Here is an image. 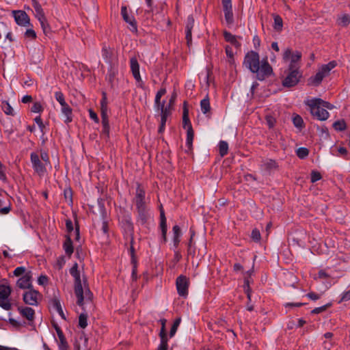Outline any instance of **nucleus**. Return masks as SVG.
<instances>
[{
  "mask_svg": "<svg viewBox=\"0 0 350 350\" xmlns=\"http://www.w3.org/2000/svg\"><path fill=\"white\" fill-rule=\"evenodd\" d=\"M243 64L252 72L256 75V78L259 81H262L269 77L273 72V69L267 59H263L260 64L259 55L254 51H250L245 54Z\"/></svg>",
  "mask_w": 350,
  "mask_h": 350,
  "instance_id": "nucleus-1",
  "label": "nucleus"
},
{
  "mask_svg": "<svg viewBox=\"0 0 350 350\" xmlns=\"http://www.w3.org/2000/svg\"><path fill=\"white\" fill-rule=\"evenodd\" d=\"M70 274L75 278V293L77 297V304L82 307L85 310L89 306L90 308L92 304V293L86 287V281L81 278L80 271L78 270V265L75 263L70 270Z\"/></svg>",
  "mask_w": 350,
  "mask_h": 350,
  "instance_id": "nucleus-2",
  "label": "nucleus"
},
{
  "mask_svg": "<svg viewBox=\"0 0 350 350\" xmlns=\"http://www.w3.org/2000/svg\"><path fill=\"white\" fill-rule=\"evenodd\" d=\"M222 13V24L229 29H237L235 15L232 0H220Z\"/></svg>",
  "mask_w": 350,
  "mask_h": 350,
  "instance_id": "nucleus-3",
  "label": "nucleus"
},
{
  "mask_svg": "<svg viewBox=\"0 0 350 350\" xmlns=\"http://www.w3.org/2000/svg\"><path fill=\"white\" fill-rule=\"evenodd\" d=\"M336 66V62L335 61L329 62L327 64L322 65L319 71L314 76L309 78L308 83L311 85L317 86L319 85L323 79L329 75L330 71Z\"/></svg>",
  "mask_w": 350,
  "mask_h": 350,
  "instance_id": "nucleus-4",
  "label": "nucleus"
},
{
  "mask_svg": "<svg viewBox=\"0 0 350 350\" xmlns=\"http://www.w3.org/2000/svg\"><path fill=\"white\" fill-rule=\"evenodd\" d=\"M285 74L286 77L282 80V85L286 88L296 85L301 77V73L299 68L292 67V66H288Z\"/></svg>",
  "mask_w": 350,
  "mask_h": 350,
  "instance_id": "nucleus-5",
  "label": "nucleus"
},
{
  "mask_svg": "<svg viewBox=\"0 0 350 350\" xmlns=\"http://www.w3.org/2000/svg\"><path fill=\"white\" fill-rule=\"evenodd\" d=\"M306 104L310 107L311 114L317 119L324 121L329 118L328 111L317 102V98L308 100Z\"/></svg>",
  "mask_w": 350,
  "mask_h": 350,
  "instance_id": "nucleus-6",
  "label": "nucleus"
},
{
  "mask_svg": "<svg viewBox=\"0 0 350 350\" xmlns=\"http://www.w3.org/2000/svg\"><path fill=\"white\" fill-rule=\"evenodd\" d=\"M135 204L139 213V216L142 222H145L146 218L150 215L145 201V192L137 188L135 196Z\"/></svg>",
  "mask_w": 350,
  "mask_h": 350,
  "instance_id": "nucleus-7",
  "label": "nucleus"
},
{
  "mask_svg": "<svg viewBox=\"0 0 350 350\" xmlns=\"http://www.w3.org/2000/svg\"><path fill=\"white\" fill-rule=\"evenodd\" d=\"M11 293L12 288L9 284H0V307L5 310H10L12 308Z\"/></svg>",
  "mask_w": 350,
  "mask_h": 350,
  "instance_id": "nucleus-8",
  "label": "nucleus"
},
{
  "mask_svg": "<svg viewBox=\"0 0 350 350\" xmlns=\"http://www.w3.org/2000/svg\"><path fill=\"white\" fill-rule=\"evenodd\" d=\"M33 8L35 11V16L40 22L43 33L46 36H49L51 32V29L46 20V18L45 17L41 5L38 3L34 2Z\"/></svg>",
  "mask_w": 350,
  "mask_h": 350,
  "instance_id": "nucleus-9",
  "label": "nucleus"
},
{
  "mask_svg": "<svg viewBox=\"0 0 350 350\" xmlns=\"http://www.w3.org/2000/svg\"><path fill=\"white\" fill-rule=\"evenodd\" d=\"M30 157L32 167L35 172L40 176H44L46 172V167L49 165L44 163V162L40 159L39 155L35 152H31Z\"/></svg>",
  "mask_w": 350,
  "mask_h": 350,
  "instance_id": "nucleus-10",
  "label": "nucleus"
},
{
  "mask_svg": "<svg viewBox=\"0 0 350 350\" xmlns=\"http://www.w3.org/2000/svg\"><path fill=\"white\" fill-rule=\"evenodd\" d=\"M40 297L38 291L30 288L23 293V299L26 304L30 306H37L38 304V299Z\"/></svg>",
  "mask_w": 350,
  "mask_h": 350,
  "instance_id": "nucleus-11",
  "label": "nucleus"
},
{
  "mask_svg": "<svg viewBox=\"0 0 350 350\" xmlns=\"http://www.w3.org/2000/svg\"><path fill=\"white\" fill-rule=\"evenodd\" d=\"M176 288L180 296L186 297L188 295L189 280L184 275H180L177 278Z\"/></svg>",
  "mask_w": 350,
  "mask_h": 350,
  "instance_id": "nucleus-12",
  "label": "nucleus"
},
{
  "mask_svg": "<svg viewBox=\"0 0 350 350\" xmlns=\"http://www.w3.org/2000/svg\"><path fill=\"white\" fill-rule=\"evenodd\" d=\"M301 57V53L299 51H295V53H292L291 49H286L283 54V59L286 62L288 59H291V63L289 66H292V67L299 68L297 62H298Z\"/></svg>",
  "mask_w": 350,
  "mask_h": 350,
  "instance_id": "nucleus-13",
  "label": "nucleus"
},
{
  "mask_svg": "<svg viewBox=\"0 0 350 350\" xmlns=\"http://www.w3.org/2000/svg\"><path fill=\"white\" fill-rule=\"evenodd\" d=\"M13 16L17 25L23 27H29L30 19L25 12L23 10L13 11Z\"/></svg>",
  "mask_w": 350,
  "mask_h": 350,
  "instance_id": "nucleus-14",
  "label": "nucleus"
},
{
  "mask_svg": "<svg viewBox=\"0 0 350 350\" xmlns=\"http://www.w3.org/2000/svg\"><path fill=\"white\" fill-rule=\"evenodd\" d=\"M102 56L105 62L111 67L114 66L117 62L116 55L113 50L104 47L102 50Z\"/></svg>",
  "mask_w": 350,
  "mask_h": 350,
  "instance_id": "nucleus-15",
  "label": "nucleus"
},
{
  "mask_svg": "<svg viewBox=\"0 0 350 350\" xmlns=\"http://www.w3.org/2000/svg\"><path fill=\"white\" fill-rule=\"evenodd\" d=\"M16 284L20 288L28 290L32 288L31 272L25 273L18 280Z\"/></svg>",
  "mask_w": 350,
  "mask_h": 350,
  "instance_id": "nucleus-16",
  "label": "nucleus"
},
{
  "mask_svg": "<svg viewBox=\"0 0 350 350\" xmlns=\"http://www.w3.org/2000/svg\"><path fill=\"white\" fill-rule=\"evenodd\" d=\"M18 310L20 314L27 319L29 321H33L34 319L35 311L30 307L19 306Z\"/></svg>",
  "mask_w": 350,
  "mask_h": 350,
  "instance_id": "nucleus-17",
  "label": "nucleus"
},
{
  "mask_svg": "<svg viewBox=\"0 0 350 350\" xmlns=\"http://www.w3.org/2000/svg\"><path fill=\"white\" fill-rule=\"evenodd\" d=\"M130 66L135 79L137 82H142V78L139 73V65L135 57L131 58Z\"/></svg>",
  "mask_w": 350,
  "mask_h": 350,
  "instance_id": "nucleus-18",
  "label": "nucleus"
},
{
  "mask_svg": "<svg viewBox=\"0 0 350 350\" xmlns=\"http://www.w3.org/2000/svg\"><path fill=\"white\" fill-rule=\"evenodd\" d=\"M60 111L61 117L65 123L68 124L72 121V110L68 105L62 107Z\"/></svg>",
  "mask_w": 350,
  "mask_h": 350,
  "instance_id": "nucleus-19",
  "label": "nucleus"
},
{
  "mask_svg": "<svg viewBox=\"0 0 350 350\" xmlns=\"http://www.w3.org/2000/svg\"><path fill=\"white\" fill-rule=\"evenodd\" d=\"M121 14L124 20L131 25V30L132 31H135L137 30V27L135 25V19L132 16L129 15L126 7H122Z\"/></svg>",
  "mask_w": 350,
  "mask_h": 350,
  "instance_id": "nucleus-20",
  "label": "nucleus"
},
{
  "mask_svg": "<svg viewBox=\"0 0 350 350\" xmlns=\"http://www.w3.org/2000/svg\"><path fill=\"white\" fill-rule=\"evenodd\" d=\"M57 331V338H55L59 350H67L68 349V344L64 338V336L62 332L59 329H56Z\"/></svg>",
  "mask_w": 350,
  "mask_h": 350,
  "instance_id": "nucleus-21",
  "label": "nucleus"
},
{
  "mask_svg": "<svg viewBox=\"0 0 350 350\" xmlns=\"http://www.w3.org/2000/svg\"><path fill=\"white\" fill-rule=\"evenodd\" d=\"M194 25V19L192 16H189L186 24V39L188 44L191 42V29Z\"/></svg>",
  "mask_w": 350,
  "mask_h": 350,
  "instance_id": "nucleus-22",
  "label": "nucleus"
},
{
  "mask_svg": "<svg viewBox=\"0 0 350 350\" xmlns=\"http://www.w3.org/2000/svg\"><path fill=\"white\" fill-rule=\"evenodd\" d=\"M223 35H224V40L226 42H230L231 44H232L233 46H234L237 48L240 46L241 44L237 40L236 36L232 34L231 33L228 32L226 30L223 31Z\"/></svg>",
  "mask_w": 350,
  "mask_h": 350,
  "instance_id": "nucleus-23",
  "label": "nucleus"
},
{
  "mask_svg": "<svg viewBox=\"0 0 350 350\" xmlns=\"http://www.w3.org/2000/svg\"><path fill=\"white\" fill-rule=\"evenodd\" d=\"M161 222H160V228L162 234V239L164 243L166 242V233H167V224H166V218L165 217V213L163 211H161L160 213Z\"/></svg>",
  "mask_w": 350,
  "mask_h": 350,
  "instance_id": "nucleus-24",
  "label": "nucleus"
},
{
  "mask_svg": "<svg viewBox=\"0 0 350 350\" xmlns=\"http://www.w3.org/2000/svg\"><path fill=\"white\" fill-rule=\"evenodd\" d=\"M262 166L266 170H273L278 167L277 163L273 159H267L262 161Z\"/></svg>",
  "mask_w": 350,
  "mask_h": 350,
  "instance_id": "nucleus-25",
  "label": "nucleus"
},
{
  "mask_svg": "<svg viewBox=\"0 0 350 350\" xmlns=\"http://www.w3.org/2000/svg\"><path fill=\"white\" fill-rule=\"evenodd\" d=\"M11 209V204L9 201L5 202L0 199V213L2 215L8 214Z\"/></svg>",
  "mask_w": 350,
  "mask_h": 350,
  "instance_id": "nucleus-26",
  "label": "nucleus"
},
{
  "mask_svg": "<svg viewBox=\"0 0 350 350\" xmlns=\"http://www.w3.org/2000/svg\"><path fill=\"white\" fill-rule=\"evenodd\" d=\"M173 242L174 245L177 247L180 242V237L181 235L180 228L176 225L173 227Z\"/></svg>",
  "mask_w": 350,
  "mask_h": 350,
  "instance_id": "nucleus-27",
  "label": "nucleus"
},
{
  "mask_svg": "<svg viewBox=\"0 0 350 350\" xmlns=\"http://www.w3.org/2000/svg\"><path fill=\"white\" fill-rule=\"evenodd\" d=\"M274 24L273 28L277 31H280L282 29L283 22L282 18L278 14H273Z\"/></svg>",
  "mask_w": 350,
  "mask_h": 350,
  "instance_id": "nucleus-28",
  "label": "nucleus"
},
{
  "mask_svg": "<svg viewBox=\"0 0 350 350\" xmlns=\"http://www.w3.org/2000/svg\"><path fill=\"white\" fill-rule=\"evenodd\" d=\"M187 130V140L186 144L189 148H190L192 146L193 139V131L191 125L188 126V129Z\"/></svg>",
  "mask_w": 350,
  "mask_h": 350,
  "instance_id": "nucleus-29",
  "label": "nucleus"
},
{
  "mask_svg": "<svg viewBox=\"0 0 350 350\" xmlns=\"http://www.w3.org/2000/svg\"><path fill=\"white\" fill-rule=\"evenodd\" d=\"M79 325L81 328H85L88 325V312H84L81 313L79 317Z\"/></svg>",
  "mask_w": 350,
  "mask_h": 350,
  "instance_id": "nucleus-30",
  "label": "nucleus"
},
{
  "mask_svg": "<svg viewBox=\"0 0 350 350\" xmlns=\"http://www.w3.org/2000/svg\"><path fill=\"white\" fill-rule=\"evenodd\" d=\"M350 23V16L348 14H343L338 17V24L341 27H346Z\"/></svg>",
  "mask_w": 350,
  "mask_h": 350,
  "instance_id": "nucleus-31",
  "label": "nucleus"
},
{
  "mask_svg": "<svg viewBox=\"0 0 350 350\" xmlns=\"http://www.w3.org/2000/svg\"><path fill=\"white\" fill-rule=\"evenodd\" d=\"M201 111L203 113H207L210 110V103L208 98L206 97L202 99L200 102Z\"/></svg>",
  "mask_w": 350,
  "mask_h": 350,
  "instance_id": "nucleus-32",
  "label": "nucleus"
},
{
  "mask_svg": "<svg viewBox=\"0 0 350 350\" xmlns=\"http://www.w3.org/2000/svg\"><path fill=\"white\" fill-rule=\"evenodd\" d=\"M70 237H71L68 236V238L67 239V240L65 241V243L64 244V250H65L66 253L69 255H70L73 252V247H72V241L70 240Z\"/></svg>",
  "mask_w": 350,
  "mask_h": 350,
  "instance_id": "nucleus-33",
  "label": "nucleus"
},
{
  "mask_svg": "<svg viewBox=\"0 0 350 350\" xmlns=\"http://www.w3.org/2000/svg\"><path fill=\"white\" fill-rule=\"evenodd\" d=\"M293 122L295 127L301 129L304 127V121L302 118L299 115H295L293 118Z\"/></svg>",
  "mask_w": 350,
  "mask_h": 350,
  "instance_id": "nucleus-34",
  "label": "nucleus"
},
{
  "mask_svg": "<svg viewBox=\"0 0 350 350\" xmlns=\"http://www.w3.org/2000/svg\"><path fill=\"white\" fill-rule=\"evenodd\" d=\"M2 109L5 113L7 115H14V109L12 106L8 102H3L2 105Z\"/></svg>",
  "mask_w": 350,
  "mask_h": 350,
  "instance_id": "nucleus-35",
  "label": "nucleus"
},
{
  "mask_svg": "<svg viewBox=\"0 0 350 350\" xmlns=\"http://www.w3.org/2000/svg\"><path fill=\"white\" fill-rule=\"evenodd\" d=\"M333 127L336 131H343L346 129V123L344 120H338L333 124Z\"/></svg>",
  "mask_w": 350,
  "mask_h": 350,
  "instance_id": "nucleus-36",
  "label": "nucleus"
},
{
  "mask_svg": "<svg viewBox=\"0 0 350 350\" xmlns=\"http://www.w3.org/2000/svg\"><path fill=\"white\" fill-rule=\"evenodd\" d=\"M309 154V151L306 148H299L297 150V155L300 159L306 158Z\"/></svg>",
  "mask_w": 350,
  "mask_h": 350,
  "instance_id": "nucleus-37",
  "label": "nucleus"
},
{
  "mask_svg": "<svg viewBox=\"0 0 350 350\" xmlns=\"http://www.w3.org/2000/svg\"><path fill=\"white\" fill-rule=\"evenodd\" d=\"M53 304H54V307L56 309L58 314L62 317V319H65L66 317H65L64 313L63 312V309L62 308L60 302L57 300H55Z\"/></svg>",
  "mask_w": 350,
  "mask_h": 350,
  "instance_id": "nucleus-38",
  "label": "nucleus"
},
{
  "mask_svg": "<svg viewBox=\"0 0 350 350\" xmlns=\"http://www.w3.org/2000/svg\"><path fill=\"white\" fill-rule=\"evenodd\" d=\"M228 145L224 141H220V157H223L227 154Z\"/></svg>",
  "mask_w": 350,
  "mask_h": 350,
  "instance_id": "nucleus-39",
  "label": "nucleus"
},
{
  "mask_svg": "<svg viewBox=\"0 0 350 350\" xmlns=\"http://www.w3.org/2000/svg\"><path fill=\"white\" fill-rule=\"evenodd\" d=\"M166 93V90L165 88H161L156 94L155 96V103L160 106L161 104L160 103V100L161 97Z\"/></svg>",
  "mask_w": 350,
  "mask_h": 350,
  "instance_id": "nucleus-40",
  "label": "nucleus"
},
{
  "mask_svg": "<svg viewBox=\"0 0 350 350\" xmlns=\"http://www.w3.org/2000/svg\"><path fill=\"white\" fill-rule=\"evenodd\" d=\"M25 37L31 40H33L36 38V33L32 28L27 29L25 32Z\"/></svg>",
  "mask_w": 350,
  "mask_h": 350,
  "instance_id": "nucleus-41",
  "label": "nucleus"
},
{
  "mask_svg": "<svg viewBox=\"0 0 350 350\" xmlns=\"http://www.w3.org/2000/svg\"><path fill=\"white\" fill-rule=\"evenodd\" d=\"M225 49H226V55L229 58V62L230 64H232L234 62V59H233L234 53H233L232 48L229 46H226Z\"/></svg>",
  "mask_w": 350,
  "mask_h": 350,
  "instance_id": "nucleus-42",
  "label": "nucleus"
},
{
  "mask_svg": "<svg viewBox=\"0 0 350 350\" xmlns=\"http://www.w3.org/2000/svg\"><path fill=\"white\" fill-rule=\"evenodd\" d=\"M6 167L0 161V180L3 182L7 180V176L5 174Z\"/></svg>",
  "mask_w": 350,
  "mask_h": 350,
  "instance_id": "nucleus-43",
  "label": "nucleus"
},
{
  "mask_svg": "<svg viewBox=\"0 0 350 350\" xmlns=\"http://www.w3.org/2000/svg\"><path fill=\"white\" fill-rule=\"evenodd\" d=\"M102 124H103V133L105 134L106 136H108L109 133V120H102Z\"/></svg>",
  "mask_w": 350,
  "mask_h": 350,
  "instance_id": "nucleus-44",
  "label": "nucleus"
},
{
  "mask_svg": "<svg viewBox=\"0 0 350 350\" xmlns=\"http://www.w3.org/2000/svg\"><path fill=\"white\" fill-rule=\"evenodd\" d=\"M42 110L43 107L39 102L34 103L31 109V111L33 113H40L42 111Z\"/></svg>",
  "mask_w": 350,
  "mask_h": 350,
  "instance_id": "nucleus-45",
  "label": "nucleus"
},
{
  "mask_svg": "<svg viewBox=\"0 0 350 350\" xmlns=\"http://www.w3.org/2000/svg\"><path fill=\"white\" fill-rule=\"evenodd\" d=\"M180 323V319H176L174 323L170 333V336L173 337L177 331V328Z\"/></svg>",
  "mask_w": 350,
  "mask_h": 350,
  "instance_id": "nucleus-46",
  "label": "nucleus"
},
{
  "mask_svg": "<svg viewBox=\"0 0 350 350\" xmlns=\"http://www.w3.org/2000/svg\"><path fill=\"white\" fill-rule=\"evenodd\" d=\"M267 124L269 128H273L275 124V118L271 115H267L265 118Z\"/></svg>",
  "mask_w": 350,
  "mask_h": 350,
  "instance_id": "nucleus-47",
  "label": "nucleus"
},
{
  "mask_svg": "<svg viewBox=\"0 0 350 350\" xmlns=\"http://www.w3.org/2000/svg\"><path fill=\"white\" fill-rule=\"evenodd\" d=\"M331 304H325L323 306H321V307H318V308H315L314 309H313L311 312L312 314H319L321 312H324L325 310H326V309L330 306Z\"/></svg>",
  "mask_w": 350,
  "mask_h": 350,
  "instance_id": "nucleus-48",
  "label": "nucleus"
},
{
  "mask_svg": "<svg viewBox=\"0 0 350 350\" xmlns=\"http://www.w3.org/2000/svg\"><path fill=\"white\" fill-rule=\"evenodd\" d=\"M317 102L320 103L321 105L325 109H332L334 108V106L332 104H330L328 102L324 101L321 98H317Z\"/></svg>",
  "mask_w": 350,
  "mask_h": 350,
  "instance_id": "nucleus-49",
  "label": "nucleus"
},
{
  "mask_svg": "<svg viewBox=\"0 0 350 350\" xmlns=\"http://www.w3.org/2000/svg\"><path fill=\"white\" fill-rule=\"evenodd\" d=\"M251 237L254 241H259L260 239V231L257 229H254L252 232Z\"/></svg>",
  "mask_w": 350,
  "mask_h": 350,
  "instance_id": "nucleus-50",
  "label": "nucleus"
},
{
  "mask_svg": "<svg viewBox=\"0 0 350 350\" xmlns=\"http://www.w3.org/2000/svg\"><path fill=\"white\" fill-rule=\"evenodd\" d=\"M321 178V175L319 172L312 171L311 173V182L315 183Z\"/></svg>",
  "mask_w": 350,
  "mask_h": 350,
  "instance_id": "nucleus-51",
  "label": "nucleus"
},
{
  "mask_svg": "<svg viewBox=\"0 0 350 350\" xmlns=\"http://www.w3.org/2000/svg\"><path fill=\"white\" fill-rule=\"evenodd\" d=\"M66 227L68 232L69 233V237H72V231H73V224L71 220H66Z\"/></svg>",
  "mask_w": 350,
  "mask_h": 350,
  "instance_id": "nucleus-52",
  "label": "nucleus"
},
{
  "mask_svg": "<svg viewBox=\"0 0 350 350\" xmlns=\"http://www.w3.org/2000/svg\"><path fill=\"white\" fill-rule=\"evenodd\" d=\"M100 112L102 116V120H108V107L107 106H100Z\"/></svg>",
  "mask_w": 350,
  "mask_h": 350,
  "instance_id": "nucleus-53",
  "label": "nucleus"
},
{
  "mask_svg": "<svg viewBox=\"0 0 350 350\" xmlns=\"http://www.w3.org/2000/svg\"><path fill=\"white\" fill-rule=\"evenodd\" d=\"M306 296L311 300L316 301L321 298V294H317L314 292H310L306 295Z\"/></svg>",
  "mask_w": 350,
  "mask_h": 350,
  "instance_id": "nucleus-54",
  "label": "nucleus"
},
{
  "mask_svg": "<svg viewBox=\"0 0 350 350\" xmlns=\"http://www.w3.org/2000/svg\"><path fill=\"white\" fill-rule=\"evenodd\" d=\"M40 159L44 162V163H46L48 165H50V161L49 155L45 152H41Z\"/></svg>",
  "mask_w": 350,
  "mask_h": 350,
  "instance_id": "nucleus-55",
  "label": "nucleus"
},
{
  "mask_svg": "<svg viewBox=\"0 0 350 350\" xmlns=\"http://www.w3.org/2000/svg\"><path fill=\"white\" fill-rule=\"evenodd\" d=\"M349 300H350V290L342 293L339 303L342 301H347Z\"/></svg>",
  "mask_w": 350,
  "mask_h": 350,
  "instance_id": "nucleus-56",
  "label": "nucleus"
},
{
  "mask_svg": "<svg viewBox=\"0 0 350 350\" xmlns=\"http://www.w3.org/2000/svg\"><path fill=\"white\" fill-rule=\"evenodd\" d=\"M25 269L23 267H18L14 269V274L16 276H23L25 273Z\"/></svg>",
  "mask_w": 350,
  "mask_h": 350,
  "instance_id": "nucleus-57",
  "label": "nucleus"
},
{
  "mask_svg": "<svg viewBox=\"0 0 350 350\" xmlns=\"http://www.w3.org/2000/svg\"><path fill=\"white\" fill-rule=\"evenodd\" d=\"M64 264H65V260H64V258L60 257L57 260V262L55 264V267L57 269H61L62 268V267L64 265Z\"/></svg>",
  "mask_w": 350,
  "mask_h": 350,
  "instance_id": "nucleus-58",
  "label": "nucleus"
},
{
  "mask_svg": "<svg viewBox=\"0 0 350 350\" xmlns=\"http://www.w3.org/2000/svg\"><path fill=\"white\" fill-rule=\"evenodd\" d=\"M244 288H245V291L247 294V299L250 301L251 300V291H250V288L249 286L248 280L245 281Z\"/></svg>",
  "mask_w": 350,
  "mask_h": 350,
  "instance_id": "nucleus-59",
  "label": "nucleus"
},
{
  "mask_svg": "<svg viewBox=\"0 0 350 350\" xmlns=\"http://www.w3.org/2000/svg\"><path fill=\"white\" fill-rule=\"evenodd\" d=\"M167 340H161L157 350H167Z\"/></svg>",
  "mask_w": 350,
  "mask_h": 350,
  "instance_id": "nucleus-60",
  "label": "nucleus"
},
{
  "mask_svg": "<svg viewBox=\"0 0 350 350\" xmlns=\"http://www.w3.org/2000/svg\"><path fill=\"white\" fill-rule=\"evenodd\" d=\"M48 282V278L46 275H42L38 279V283L40 285H45Z\"/></svg>",
  "mask_w": 350,
  "mask_h": 350,
  "instance_id": "nucleus-61",
  "label": "nucleus"
},
{
  "mask_svg": "<svg viewBox=\"0 0 350 350\" xmlns=\"http://www.w3.org/2000/svg\"><path fill=\"white\" fill-rule=\"evenodd\" d=\"M34 121L38 125L39 128L40 129L41 131H43V129L44 127V125L42 121V119L40 116H37L35 118Z\"/></svg>",
  "mask_w": 350,
  "mask_h": 350,
  "instance_id": "nucleus-62",
  "label": "nucleus"
},
{
  "mask_svg": "<svg viewBox=\"0 0 350 350\" xmlns=\"http://www.w3.org/2000/svg\"><path fill=\"white\" fill-rule=\"evenodd\" d=\"M161 109V117H163L165 115V119H167V116L168 115V111L166 108H165L164 103H161L160 106H159Z\"/></svg>",
  "mask_w": 350,
  "mask_h": 350,
  "instance_id": "nucleus-63",
  "label": "nucleus"
},
{
  "mask_svg": "<svg viewBox=\"0 0 350 350\" xmlns=\"http://www.w3.org/2000/svg\"><path fill=\"white\" fill-rule=\"evenodd\" d=\"M55 98L57 102L62 101V100L65 99L64 96L62 92H55Z\"/></svg>",
  "mask_w": 350,
  "mask_h": 350,
  "instance_id": "nucleus-64",
  "label": "nucleus"
}]
</instances>
